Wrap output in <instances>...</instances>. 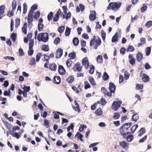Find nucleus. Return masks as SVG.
Masks as SVG:
<instances>
[{
  "mask_svg": "<svg viewBox=\"0 0 152 152\" xmlns=\"http://www.w3.org/2000/svg\"><path fill=\"white\" fill-rule=\"evenodd\" d=\"M95 42V44L94 48L95 49H97L98 47L101 45V40L98 36L96 37L95 36H93V39H92L90 42V46H92L93 45Z\"/></svg>",
  "mask_w": 152,
  "mask_h": 152,
  "instance_id": "1",
  "label": "nucleus"
},
{
  "mask_svg": "<svg viewBox=\"0 0 152 152\" xmlns=\"http://www.w3.org/2000/svg\"><path fill=\"white\" fill-rule=\"evenodd\" d=\"M37 39L39 42H46L48 40V34L47 33H39L37 36Z\"/></svg>",
  "mask_w": 152,
  "mask_h": 152,
  "instance_id": "2",
  "label": "nucleus"
},
{
  "mask_svg": "<svg viewBox=\"0 0 152 152\" xmlns=\"http://www.w3.org/2000/svg\"><path fill=\"white\" fill-rule=\"evenodd\" d=\"M121 4H118L116 2L110 3L107 7V10H110L111 9L112 10H114L115 8L118 9L121 6Z\"/></svg>",
  "mask_w": 152,
  "mask_h": 152,
  "instance_id": "3",
  "label": "nucleus"
},
{
  "mask_svg": "<svg viewBox=\"0 0 152 152\" xmlns=\"http://www.w3.org/2000/svg\"><path fill=\"white\" fill-rule=\"evenodd\" d=\"M33 13L31 11H29L28 16V27L30 28L32 26V22L33 21Z\"/></svg>",
  "mask_w": 152,
  "mask_h": 152,
  "instance_id": "4",
  "label": "nucleus"
},
{
  "mask_svg": "<svg viewBox=\"0 0 152 152\" xmlns=\"http://www.w3.org/2000/svg\"><path fill=\"white\" fill-rule=\"evenodd\" d=\"M120 132L121 135L122 136L123 138H126V136L127 135L131 133V132H129V130L127 129H126L123 126L120 128Z\"/></svg>",
  "mask_w": 152,
  "mask_h": 152,
  "instance_id": "5",
  "label": "nucleus"
},
{
  "mask_svg": "<svg viewBox=\"0 0 152 152\" xmlns=\"http://www.w3.org/2000/svg\"><path fill=\"white\" fill-rule=\"evenodd\" d=\"M121 103L122 102L121 101L118 102L116 101H114L111 107L112 109L113 110H117L120 107Z\"/></svg>",
  "mask_w": 152,
  "mask_h": 152,
  "instance_id": "6",
  "label": "nucleus"
},
{
  "mask_svg": "<svg viewBox=\"0 0 152 152\" xmlns=\"http://www.w3.org/2000/svg\"><path fill=\"white\" fill-rule=\"evenodd\" d=\"M82 68V67L80 66V63L77 62L73 67L72 69L75 72L77 71L78 72H80L81 71Z\"/></svg>",
  "mask_w": 152,
  "mask_h": 152,
  "instance_id": "7",
  "label": "nucleus"
},
{
  "mask_svg": "<svg viewBox=\"0 0 152 152\" xmlns=\"http://www.w3.org/2000/svg\"><path fill=\"white\" fill-rule=\"evenodd\" d=\"M82 63L83 65L84 66L85 68L86 69H87L89 66V63L88 60L86 57H85L83 58L82 61Z\"/></svg>",
  "mask_w": 152,
  "mask_h": 152,
  "instance_id": "8",
  "label": "nucleus"
},
{
  "mask_svg": "<svg viewBox=\"0 0 152 152\" xmlns=\"http://www.w3.org/2000/svg\"><path fill=\"white\" fill-rule=\"evenodd\" d=\"M116 87L114 84L110 82L109 83V89L110 91V92L111 93H114L115 92Z\"/></svg>",
  "mask_w": 152,
  "mask_h": 152,
  "instance_id": "9",
  "label": "nucleus"
},
{
  "mask_svg": "<svg viewBox=\"0 0 152 152\" xmlns=\"http://www.w3.org/2000/svg\"><path fill=\"white\" fill-rule=\"evenodd\" d=\"M58 72L61 75H64L66 73V71L63 66L61 65L58 66Z\"/></svg>",
  "mask_w": 152,
  "mask_h": 152,
  "instance_id": "10",
  "label": "nucleus"
},
{
  "mask_svg": "<svg viewBox=\"0 0 152 152\" xmlns=\"http://www.w3.org/2000/svg\"><path fill=\"white\" fill-rule=\"evenodd\" d=\"M96 13L94 11H92L89 15V20L92 21H94L96 18Z\"/></svg>",
  "mask_w": 152,
  "mask_h": 152,
  "instance_id": "11",
  "label": "nucleus"
},
{
  "mask_svg": "<svg viewBox=\"0 0 152 152\" xmlns=\"http://www.w3.org/2000/svg\"><path fill=\"white\" fill-rule=\"evenodd\" d=\"M102 92L105 95H106L108 96L111 97L112 96V94L111 92H107V89L104 87H102L101 89Z\"/></svg>",
  "mask_w": 152,
  "mask_h": 152,
  "instance_id": "12",
  "label": "nucleus"
},
{
  "mask_svg": "<svg viewBox=\"0 0 152 152\" xmlns=\"http://www.w3.org/2000/svg\"><path fill=\"white\" fill-rule=\"evenodd\" d=\"M75 106H73L72 107L73 109L75 111L78 112V113L80 112V110L79 105L76 100L75 101Z\"/></svg>",
  "mask_w": 152,
  "mask_h": 152,
  "instance_id": "13",
  "label": "nucleus"
},
{
  "mask_svg": "<svg viewBox=\"0 0 152 152\" xmlns=\"http://www.w3.org/2000/svg\"><path fill=\"white\" fill-rule=\"evenodd\" d=\"M63 54L62 50L61 48H58L56 51V57L57 58H59L62 56Z\"/></svg>",
  "mask_w": 152,
  "mask_h": 152,
  "instance_id": "14",
  "label": "nucleus"
},
{
  "mask_svg": "<svg viewBox=\"0 0 152 152\" xmlns=\"http://www.w3.org/2000/svg\"><path fill=\"white\" fill-rule=\"evenodd\" d=\"M53 80V83L57 84H59L61 82V78L59 76H55Z\"/></svg>",
  "mask_w": 152,
  "mask_h": 152,
  "instance_id": "15",
  "label": "nucleus"
},
{
  "mask_svg": "<svg viewBox=\"0 0 152 152\" xmlns=\"http://www.w3.org/2000/svg\"><path fill=\"white\" fill-rule=\"evenodd\" d=\"M143 55L142 53L140 52L137 53L136 56L137 61H138L140 62L143 58Z\"/></svg>",
  "mask_w": 152,
  "mask_h": 152,
  "instance_id": "16",
  "label": "nucleus"
},
{
  "mask_svg": "<svg viewBox=\"0 0 152 152\" xmlns=\"http://www.w3.org/2000/svg\"><path fill=\"white\" fill-rule=\"evenodd\" d=\"M142 80L144 82H148L149 80V77L146 74L143 73V77L142 78Z\"/></svg>",
  "mask_w": 152,
  "mask_h": 152,
  "instance_id": "17",
  "label": "nucleus"
},
{
  "mask_svg": "<svg viewBox=\"0 0 152 152\" xmlns=\"http://www.w3.org/2000/svg\"><path fill=\"white\" fill-rule=\"evenodd\" d=\"M74 80V77L72 75L70 76L66 80V81L69 83H72Z\"/></svg>",
  "mask_w": 152,
  "mask_h": 152,
  "instance_id": "18",
  "label": "nucleus"
},
{
  "mask_svg": "<svg viewBox=\"0 0 152 152\" xmlns=\"http://www.w3.org/2000/svg\"><path fill=\"white\" fill-rule=\"evenodd\" d=\"M118 33L116 32L113 37L112 42H116L118 41Z\"/></svg>",
  "mask_w": 152,
  "mask_h": 152,
  "instance_id": "19",
  "label": "nucleus"
},
{
  "mask_svg": "<svg viewBox=\"0 0 152 152\" xmlns=\"http://www.w3.org/2000/svg\"><path fill=\"white\" fill-rule=\"evenodd\" d=\"M5 8V6L4 5H2L0 7V19L2 18L1 16L3 15L4 12V9Z\"/></svg>",
  "mask_w": 152,
  "mask_h": 152,
  "instance_id": "20",
  "label": "nucleus"
},
{
  "mask_svg": "<svg viewBox=\"0 0 152 152\" xmlns=\"http://www.w3.org/2000/svg\"><path fill=\"white\" fill-rule=\"evenodd\" d=\"M49 68L52 71H55L57 68V65L55 63L50 64L49 65Z\"/></svg>",
  "mask_w": 152,
  "mask_h": 152,
  "instance_id": "21",
  "label": "nucleus"
},
{
  "mask_svg": "<svg viewBox=\"0 0 152 152\" xmlns=\"http://www.w3.org/2000/svg\"><path fill=\"white\" fill-rule=\"evenodd\" d=\"M27 23H24L22 27V30L23 33L25 34H27Z\"/></svg>",
  "mask_w": 152,
  "mask_h": 152,
  "instance_id": "22",
  "label": "nucleus"
},
{
  "mask_svg": "<svg viewBox=\"0 0 152 152\" xmlns=\"http://www.w3.org/2000/svg\"><path fill=\"white\" fill-rule=\"evenodd\" d=\"M138 132L139 133L138 134V136L141 137L145 132V129L144 128H141Z\"/></svg>",
  "mask_w": 152,
  "mask_h": 152,
  "instance_id": "23",
  "label": "nucleus"
},
{
  "mask_svg": "<svg viewBox=\"0 0 152 152\" xmlns=\"http://www.w3.org/2000/svg\"><path fill=\"white\" fill-rule=\"evenodd\" d=\"M102 109L101 108H99L97 109L95 111V114L98 115H101L102 114Z\"/></svg>",
  "mask_w": 152,
  "mask_h": 152,
  "instance_id": "24",
  "label": "nucleus"
},
{
  "mask_svg": "<svg viewBox=\"0 0 152 152\" xmlns=\"http://www.w3.org/2000/svg\"><path fill=\"white\" fill-rule=\"evenodd\" d=\"M102 56L101 55H99L96 58V61L97 62L99 63H102L103 62Z\"/></svg>",
  "mask_w": 152,
  "mask_h": 152,
  "instance_id": "25",
  "label": "nucleus"
},
{
  "mask_svg": "<svg viewBox=\"0 0 152 152\" xmlns=\"http://www.w3.org/2000/svg\"><path fill=\"white\" fill-rule=\"evenodd\" d=\"M42 50L45 51H48L49 50V48L48 45H43L42 46Z\"/></svg>",
  "mask_w": 152,
  "mask_h": 152,
  "instance_id": "26",
  "label": "nucleus"
},
{
  "mask_svg": "<svg viewBox=\"0 0 152 152\" xmlns=\"http://www.w3.org/2000/svg\"><path fill=\"white\" fill-rule=\"evenodd\" d=\"M126 141L129 142H131L133 140L134 137L132 135H129L127 137L126 136Z\"/></svg>",
  "mask_w": 152,
  "mask_h": 152,
  "instance_id": "27",
  "label": "nucleus"
},
{
  "mask_svg": "<svg viewBox=\"0 0 152 152\" xmlns=\"http://www.w3.org/2000/svg\"><path fill=\"white\" fill-rule=\"evenodd\" d=\"M109 78V76L107 73L106 72H104L102 76L103 80H104L106 81L108 80Z\"/></svg>",
  "mask_w": 152,
  "mask_h": 152,
  "instance_id": "28",
  "label": "nucleus"
},
{
  "mask_svg": "<svg viewBox=\"0 0 152 152\" xmlns=\"http://www.w3.org/2000/svg\"><path fill=\"white\" fill-rule=\"evenodd\" d=\"M94 66L92 65H91L90 66L89 70V73L91 74H93L94 71Z\"/></svg>",
  "mask_w": 152,
  "mask_h": 152,
  "instance_id": "29",
  "label": "nucleus"
},
{
  "mask_svg": "<svg viewBox=\"0 0 152 152\" xmlns=\"http://www.w3.org/2000/svg\"><path fill=\"white\" fill-rule=\"evenodd\" d=\"M138 127V125L137 124H135L132 126L130 129L131 133L132 134L134 133Z\"/></svg>",
  "mask_w": 152,
  "mask_h": 152,
  "instance_id": "30",
  "label": "nucleus"
},
{
  "mask_svg": "<svg viewBox=\"0 0 152 152\" xmlns=\"http://www.w3.org/2000/svg\"><path fill=\"white\" fill-rule=\"evenodd\" d=\"M17 5V3L16 0H13L12 3V10H15Z\"/></svg>",
  "mask_w": 152,
  "mask_h": 152,
  "instance_id": "31",
  "label": "nucleus"
},
{
  "mask_svg": "<svg viewBox=\"0 0 152 152\" xmlns=\"http://www.w3.org/2000/svg\"><path fill=\"white\" fill-rule=\"evenodd\" d=\"M71 28L68 27H66L65 32V35L66 36H69Z\"/></svg>",
  "mask_w": 152,
  "mask_h": 152,
  "instance_id": "32",
  "label": "nucleus"
},
{
  "mask_svg": "<svg viewBox=\"0 0 152 152\" xmlns=\"http://www.w3.org/2000/svg\"><path fill=\"white\" fill-rule=\"evenodd\" d=\"M89 80L91 85L93 86H95L96 85L95 81L93 77H89Z\"/></svg>",
  "mask_w": 152,
  "mask_h": 152,
  "instance_id": "33",
  "label": "nucleus"
},
{
  "mask_svg": "<svg viewBox=\"0 0 152 152\" xmlns=\"http://www.w3.org/2000/svg\"><path fill=\"white\" fill-rule=\"evenodd\" d=\"M79 42V41L77 38L75 37L73 40V43L75 46L77 45Z\"/></svg>",
  "mask_w": 152,
  "mask_h": 152,
  "instance_id": "34",
  "label": "nucleus"
},
{
  "mask_svg": "<svg viewBox=\"0 0 152 152\" xmlns=\"http://www.w3.org/2000/svg\"><path fill=\"white\" fill-rule=\"evenodd\" d=\"M132 125V123L131 122L128 123H125L122 126L125 128H126V129H127L129 130V129L130 127Z\"/></svg>",
  "mask_w": 152,
  "mask_h": 152,
  "instance_id": "35",
  "label": "nucleus"
},
{
  "mask_svg": "<svg viewBox=\"0 0 152 152\" xmlns=\"http://www.w3.org/2000/svg\"><path fill=\"white\" fill-rule=\"evenodd\" d=\"M53 13L52 12H50L48 14L47 16V18L49 21H50L52 20L53 18Z\"/></svg>",
  "mask_w": 152,
  "mask_h": 152,
  "instance_id": "36",
  "label": "nucleus"
},
{
  "mask_svg": "<svg viewBox=\"0 0 152 152\" xmlns=\"http://www.w3.org/2000/svg\"><path fill=\"white\" fill-rule=\"evenodd\" d=\"M139 119V116L137 114H135L133 115L132 119V121H137Z\"/></svg>",
  "mask_w": 152,
  "mask_h": 152,
  "instance_id": "37",
  "label": "nucleus"
},
{
  "mask_svg": "<svg viewBox=\"0 0 152 152\" xmlns=\"http://www.w3.org/2000/svg\"><path fill=\"white\" fill-rule=\"evenodd\" d=\"M134 48L132 45H129L126 49L127 52H132L134 50Z\"/></svg>",
  "mask_w": 152,
  "mask_h": 152,
  "instance_id": "38",
  "label": "nucleus"
},
{
  "mask_svg": "<svg viewBox=\"0 0 152 152\" xmlns=\"http://www.w3.org/2000/svg\"><path fill=\"white\" fill-rule=\"evenodd\" d=\"M15 27L18 28L20 25V20L19 18H16L15 20Z\"/></svg>",
  "mask_w": 152,
  "mask_h": 152,
  "instance_id": "39",
  "label": "nucleus"
},
{
  "mask_svg": "<svg viewBox=\"0 0 152 152\" xmlns=\"http://www.w3.org/2000/svg\"><path fill=\"white\" fill-rule=\"evenodd\" d=\"M119 145L122 147L125 148L127 145V143L125 141H122L119 142Z\"/></svg>",
  "mask_w": 152,
  "mask_h": 152,
  "instance_id": "40",
  "label": "nucleus"
},
{
  "mask_svg": "<svg viewBox=\"0 0 152 152\" xmlns=\"http://www.w3.org/2000/svg\"><path fill=\"white\" fill-rule=\"evenodd\" d=\"M69 56L71 57V59H74L76 57V54L75 52H73L69 54Z\"/></svg>",
  "mask_w": 152,
  "mask_h": 152,
  "instance_id": "41",
  "label": "nucleus"
},
{
  "mask_svg": "<svg viewBox=\"0 0 152 152\" xmlns=\"http://www.w3.org/2000/svg\"><path fill=\"white\" fill-rule=\"evenodd\" d=\"M120 115L118 113H114L113 118L115 119H118L120 117Z\"/></svg>",
  "mask_w": 152,
  "mask_h": 152,
  "instance_id": "42",
  "label": "nucleus"
},
{
  "mask_svg": "<svg viewBox=\"0 0 152 152\" xmlns=\"http://www.w3.org/2000/svg\"><path fill=\"white\" fill-rule=\"evenodd\" d=\"M34 45V41L33 39H31L29 44V48H33Z\"/></svg>",
  "mask_w": 152,
  "mask_h": 152,
  "instance_id": "43",
  "label": "nucleus"
},
{
  "mask_svg": "<svg viewBox=\"0 0 152 152\" xmlns=\"http://www.w3.org/2000/svg\"><path fill=\"white\" fill-rule=\"evenodd\" d=\"M72 62L71 58H69L66 61V65L67 67L70 66L72 64Z\"/></svg>",
  "mask_w": 152,
  "mask_h": 152,
  "instance_id": "44",
  "label": "nucleus"
},
{
  "mask_svg": "<svg viewBox=\"0 0 152 152\" xmlns=\"http://www.w3.org/2000/svg\"><path fill=\"white\" fill-rule=\"evenodd\" d=\"M44 25L41 23H39L38 27V30L39 31H42L43 29Z\"/></svg>",
  "mask_w": 152,
  "mask_h": 152,
  "instance_id": "45",
  "label": "nucleus"
},
{
  "mask_svg": "<svg viewBox=\"0 0 152 152\" xmlns=\"http://www.w3.org/2000/svg\"><path fill=\"white\" fill-rule=\"evenodd\" d=\"M87 128V126L86 125L81 124L80 126L79 131L82 132L84 130V128Z\"/></svg>",
  "mask_w": 152,
  "mask_h": 152,
  "instance_id": "46",
  "label": "nucleus"
},
{
  "mask_svg": "<svg viewBox=\"0 0 152 152\" xmlns=\"http://www.w3.org/2000/svg\"><path fill=\"white\" fill-rule=\"evenodd\" d=\"M23 13L25 14L27 12V4L26 3H24L23 4Z\"/></svg>",
  "mask_w": 152,
  "mask_h": 152,
  "instance_id": "47",
  "label": "nucleus"
},
{
  "mask_svg": "<svg viewBox=\"0 0 152 152\" xmlns=\"http://www.w3.org/2000/svg\"><path fill=\"white\" fill-rule=\"evenodd\" d=\"M37 8V5L36 4H34L32 5L30 11H31L33 13V11L36 10Z\"/></svg>",
  "mask_w": 152,
  "mask_h": 152,
  "instance_id": "48",
  "label": "nucleus"
},
{
  "mask_svg": "<svg viewBox=\"0 0 152 152\" xmlns=\"http://www.w3.org/2000/svg\"><path fill=\"white\" fill-rule=\"evenodd\" d=\"M40 15V12L39 11H37L35 13L34 17L36 19H37L39 17Z\"/></svg>",
  "mask_w": 152,
  "mask_h": 152,
  "instance_id": "49",
  "label": "nucleus"
},
{
  "mask_svg": "<svg viewBox=\"0 0 152 152\" xmlns=\"http://www.w3.org/2000/svg\"><path fill=\"white\" fill-rule=\"evenodd\" d=\"M85 86L84 88L85 89H87L88 88L91 87V86L89 83L87 81H85L84 82Z\"/></svg>",
  "mask_w": 152,
  "mask_h": 152,
  "instance_id": "50",
  "label": "nucleus"
},
{
  "mask_svg": "<svg viewBox=\"0 0 152 152\" xmlns=\"http://www.w3.org/2000/svg\"><path fill=\"white\" fill-rule=\"evenodd\" d=\"M64 29L65 27L64 26H61L58 28V31L59 33H61L63 32Z\"/></svg>",
  "mask_w": 152,
  "mask_h": 152,
  "instance_id": "51",
  "label": "nucleus"
},
{
  "mask_svg": "<svg viewBox=\"0 0 152 152\" xmlns=\"http://www.w3.org/2000/svg\"><path fill=\"white\" fill-rule=\"evenodd\" d=\"M16 37V34H14L13 33H12L11 36V38L12 40L15 42V40Z\"/></svg>",
  "mask_w": 152,
  "mask_h": 152,
  "instance_id": "52",
  "label": "nucleus"
},
{
  "mask_svg": "<svg viewBox=\"0 0 152 152\" xmlns=\"http://www.w3.org/2000/svg\"><path fill=\"white\" fill-rule=\"evenodd\" d=\"M151 48L150 47H148L146 49V53L147 56H149L151 53Z\"/></svg>",
  "mask_w": 152,
  "mask_h": 152,
  "instance_id": "53",
  "label": "nucleus"
},
{
  "mask_svg": "<svg viewBox=\"0 0 152 152\" xmlns=\"http://www.w3.org/2000/svg\"><path fill=\"white\" fill-rule=\"evenodd\" d=\"M20 133H19L17 132H15V133H13L12 136L14 137H16L17 139H18L20 137Z\"/></svg>",
  "mask_w": 152,
  "mask_h": 152,
  "instance_id": "54",
  "label": "nucleus"
},
{
  "mask_svg": "<svg viewBox=\"0 0 152 152\" xmlns=\"http://www.w3.org/2000/svg\"><path fill=\"white\" fill-rule=\"evenodd\" d=\"M152 26V21H150L147 22L145 24V26L147 28H149Z\"/></svg>",
  "mask_w": 152,
  "mask_h": 152,
  "instance_id": "55",
  "label": "nucleus"
},
{
  "mask_svg": "<svg viewBox=\"0 0 152 152\" xmlns=\"http://www.w3.org/2000/svg\"><path fill=\"white\" fill-rule=\"evenodd\" d=\"M106 34L104 31L102 30L101 31V36L102 39L103 40H105V39Z\"/></svg>",
  "mask_w": 152,
  "mask_h": 152,
  "instance_id": "56",
  "label": "nucleus"
},
{
  "mask_svg": "<svg viewBox=\"0 0 152 152\" xmlns=\"http://www.w3.org/2000/svg\"><path fill=\"white\" fill-rule=\"evenodd\" d=\"M60 41V39L59 37H57L55 39L54 41V43L56 45H58Z\"/></svg>",
  "mask_w": 152,
  "mask_h": 152,
  "instance_id": "57",
  "label": "nucleus"
},
{
  "mask_svg": "<svg viewBox=\"0 0 152 152\" xmlns=\"http://www.w3.org/2000/svg\"><path fill=\"white\" fill-rule=\"evenodd\" d=\"M36 63L35 60L34 58H33L29 62V64L31 65H33Z\"/></svg>",
  "mask_w": 152,
  "mask_h": 152,
  "instance_id": "58",
  "label": "nucleus"
},
{
  "mask_svg": "<svg viewBox=\"0 0 152 152\" xmlns=\"http://www.w3.org/2000/svg\"><path fill=\"white\" fill-rule=\"evenodd\" d=\"M107 103V102L106 101L105 99L102 98L100 99V104L102 105H105Z\"/></svg>",
  "mask_w": 152,
  "mask_h": 152,
  "instance_id": "59",
  "label": "nucleus"
},
{
  "mask_svg": "<svg viewBox=\"0 0 152 152\" xmlns=\"http://www.w3.org/2000/svg\"><path fill=\"white\" fill-rule=\"evenodd\" d=\"M41 53H37L36 56V61L38 62L41 58Z\"/></svg>",
  "mask_w": 152,
  "mask_h": 152,
  "instance_id": "60",
  "label": "nucleus"
},
{
  "mask_svg": "<svg viewBox=\"0 0 152 152\" xmlns=\"http://www.w3.org/2000/svg\"><path fill=\"white\" fill-rule=\"evenodd\" d=\"M34 51L33 48H29V50L28 52V55L29 56H31L33 53Z\"/></svg>",
  "mask_w": 152,
  "mask_h": 152,
  "instance_id": "61",
  "label": "nucleus"
},
{
  "mask_svg": "<svg viewBox=\"0 0 152 152\" xmlns=\"http://www.w3.org/2000/svg\"><path fill=\"white\" fill-rule=\"evenodd\" d=\"M4 58L5 60L9 59L12 61H14L15 59L14 57L9 56H5Z\"/></svg>",
  "mask_w": 152,
  "mask_h": 152,
  "instance_id": "62",
  "label": "nucleus"
},
{
  "mask_svg": "<svg viewBox=\"0 0 152 152\" xmlns=\"http://www.w3.org/2000/svg\"><path fill=\"white\" fill-rule=\"evenodd\" d=\"M59 16L56 14H55L53 17V20L54 22L58 21L59 19Z\"/></svg>",
  "mask_w": 152,
  "mask_h": 152,
  "instance_id": "63",
  "label": "nucleus"
},
{
  "mask_svg": "<svg viewBox=\"0 0 152 152\" xmlns=\"http://www.w3.org/2000/svg\"><path fill=\"white\" fill-rule=\"evenodd\" d=\"M23 89L24 90V91L25 92H28L30 90V86H24L23 87Z\"/></svg>",
  "mask_w": 152,
  "mask_h": 152,
  "instance_id": "64",
  "label": "nucleus"
}]
</instances>
